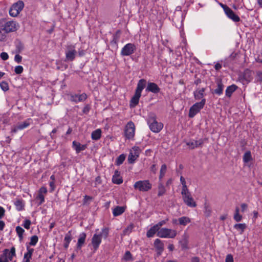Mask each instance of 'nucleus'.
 <instances>
[{"label": "nucleus", "instance_id": "19", "mask_svg": "<svg viewBox=\"0 0 262 262\" xmlns=\"http://www.w3.org/2000/svg\"><path fill=\"white\" fill-rule=\"evenodd\" d=\"M72 147L75 150L76 154H79L80 151L84 150L87 146L86 144H81L79 142L74 141L72 142Z\"/></svg>", "mask_w": 262, "mask_h": 262}, {"label": "nucleus", "instance_id": "32", "mask_svg": "<svg viewBox=\"0 0 262 262\" xmlns=\"http://www.w3.org/2000/svg\"><path fill=\"white\" fill-rule=\"evenodd\" d=\"M211 208L210 207V206L209 205V204H208V203H205L204 204V213L205 215L206 216H210V215H211Z\"/></svg>", "mask_w": 262, "mask_h": 262}, {"label": "nucleus", "instance_id": "14", "mask_svg": "<svg viewBox=\"0 0 262 262\" xmlns=\"http://www.w3.org/2000/svg\"><path fill=\"white\" fill-rule=\"evenodd\" d=\"M182 195V199L183 202L189 207H195L196 206V204L194 201L193 198L191 196V193H188L184 194Z\"/></svg>", "mask_w": 262, "mask_h": 262}, {"label": "nucleus", "instance_id": "46", "mask_svg": "<svg viewBox=\"0 0 262 262\" xmlns=\"http://www.w3.org/2000/svg\"><path fill=\"white\" fill-rule=\"evenodd\" d=\"M23 67L21 66H17L15 67L14 71L16 74H20L23 72Z\"/></svg>", "mask_w": 262, "mask_h": 262}, {"label": "nucleus", "instance_id": "31", "mask_svg": "<svg viewBox=\"0 0 262 262\" xmlns=\"http://www.w3.org/2000/svg\"><path fill=\"white\" fill-rule=\"evenodd\" d=\"M179 224L180 225L186 226L188 223H190L191 220L187 216H182L178 219Z\"/></svg>", "mask_w": 262, "mask_h": 262}, {"label": "nucleus", "instance_id": "6", "mask_svg": "<svg viewBox=\"0 0 262 262\" xmlns=\"http://www.w3.org/2000/svg\"><path fill=\"white\" fill-rule=\"evenodd\" d=\"M152 185L148 180H140L136 182L134 187L140 191H147L151 188Z\"/></svg>", "mask_w": 262, "mask_h": 262}, {"label": "nucleus", "instance_id": "11", "mask_svg": "<svg viewBox=\"0 0 262 262\" xmlns=\"http://www.w3.org/2000/svg\"><path fill=\"white\" fill-rule=\"evenodd\" d=\"M141 150L138 146L133 147L130 150L129 154L128 157V162L130 164H133L138 158Z\"/></svg>", "mask_w": 262, "mask_h": 262}, {"label": "nucleus", "instance_id": "45", "mask_svg": "<svg viewBox=\"0 0 262 262\" xmlns=\"http://www.w3.org/2000/svg\"><path fill=\"white\" fill-rule=\"evenodd\" d=\"M133 228H134V225L133 224H130L129 226H128L127 227V228H125V230H124V231H123L124 234H127L130 233L132 232Z\"/></svg>", "mask_w": 262, "mask_h": 262}, {"label": "nucleus", "instance_id": "1", "mask_svg": "<svg viewBox=\"0 0 262 262\" xmlns=\"http://www.w3.org/2000/svg\"><path fill=\"white\" fill-rule=\"evenodd\" d=\"M20 28L19 23L15 20H0V41H5L7 34L16 32Z\"/></svg>", "mask_w": 262, "mask_h": 262}, {"label": "nucleus", "instance_id": "50", "mask_svg": "<svg viewBox=\"0 0 262 262\" xmlns=\"http://www.w3.org/2000/svg\"><path fill=\"white\" fill-rule=\"evenodd\" d=\"M189 192H190L189 191L186 185H184V186H182V191H181L182 195H183L184 194L188 193Z\"/></svg>", "mask_w": 262, "mask_h": 262}, {"label": "nucleus", "instance_id": "44", "mask_svg": "<svg viewBox=\"0 0 262 262\" xmlns=\"http://www.w3.org/2000/svg\"><path fill=\"white\" fill-rule=\"evenodd\" d=\"M36 199L37 200H39V205H41L45 202V196L43 194H38L36 198Z\"/></svg>", "mask_w": 262, "mask_h": 262}, {"label": "nucleus", "instance_id": "52", "mask_svg": "<svg viewBox=\"0 0 262 262\" xmlns=\"http://www.w3.org/2000/svg\"><path fill=\"white\" fill-rule=\"evenodd\" d=\"M256 79L258 81L262 82V72L258 71L256 73Z\"/></svg>", "mask_w": 262, "mask_h": 262}, {"label": "nucleus", "instance_id": "8", "mask_svg": "<svg viewBox=\"0 0 262 262\" xmlns=\"http://www.w3.org/2000/svg\"><path fill=\"white\" fill-rule=\"evenodd\" d=\"M24 7L23 1H19L14 4L9 10V14L12 17L17 16Z\"/></svg>", "mask_w": 262, "mask_h": 262}, {"label": "nucleus", "instance_id": "61", "mask_svg": "<svg viewBox=\"0 0 262 262\" xmlns=\"http://www.w3.org/2000/svg\"><path fill=\"white\" fill-rule=\"evenodd\" d=\"M5 210L3 207L0 206V219H2L5 214Z\"/></svg>", "mask_w": 262, "mask_h": 262}, {"label": "nucleus", "instance_id": "54", "mask_svg": "<svg viewBox=\"0 0 262 262\" xmlns=\"http://www.w3.org/2000/svg\"><path fill=\"white\" fill-rule=\"evenodd\" d=\"M167 221H168L167 219L165 220L161 221H160L158 223H157L156 225V226H158L159 229H160V227H162V226H163L164 225H165Z\"/></svg>", "mask_w": 262, "mask_h": 262}, {"label": "nucleus", "instance_id": "42", "mask_svg": "<svg viewBox=\"0 0 262 262\" xmlns=\"http://www.w3.org/2000/svg\"><path fill=\"white\" fill-rule=\"evenodd\" d=\"M0 87L1 89L4 92H6L9 89L8 83L5 81H3L0 83Z\"/></svg>", "mask_w": 262, "mask_h": 262}, {"label": "nucleus", "instance_id": "10", "mask_svg": "<svg viewBox=\"0 0 262 262\" xmlns=\"http://www.w3.org/2000/svg\"><path fill=\"white\" fill-rule=\"evenodd\" d=\"M136 50V46L134 43H128L121 49L120 54L122 56H128L133 54Z\"/></svg>", "mask_w": 262, "mask_h": 262}, {"label": "nucleus", "instance_id": "40", "mask_svg": "<svg viewBox=\"0 0 262 262\" xmlns=\"http://www.w3.org/2000/svg\"><path fill=\"white\" fill-rule=\"evenodd\" d=\"M167 170V166L166 164H164L161 166L160 171V176H159V179L161 180L164 176H165V174Z\"/></svg>", "mask_w": 262, "mask_h": 262}, {"label": "nucleus", "instance_id": "7", "mask_svg": "<svg viewBox=\"0 0 262 262\" xmlns=\"http://www.w3.org/2000/svg\"><path fill=\"white\" fill-rule=\"evenodd\" d=\"M206 103V99H202V100L199 102L194 104L190 108L189 112V117L190 118H193L197 113H198L200 110L203 108Z\"/></svg>", "mask_w": 262, "mask_h": 262}, {"label": "nucleus", "instance_id": "24", "mask_svg": "<svg viewBox=\"0 0 262 262\" xmlns=\"http://www.w3.org/2000/svg\"><path fill=\"white\" fill-rule=\"evenodd\" d=\"M27 252L25 253L24 256V262H29L30 259L32 257V253L34 252V249L33 248H30L28 246L27 247Z\"/></svg>", "mask_w": 262, "mask_h": 262}, {"label": "nucleus", "instance_id": "64", "mask_svg": "<svg viewBox=\"0 0 262 262\" xmlns=\"http://www.w3.org/2000/svg\"><path fill=\"white\" fill-rule=\"evenodd\" d=\"M180 182H181V183L182 186H184V185H186V182L185 179L182 176H181L180 177Z\"/></svg>", "mask_w": 262, "mask_h": 262}, {"label": "nucleus", "instance_id": "27", "mask_svg": "<svg viewBox=\"0 0 262 262\" xmlns=\"http://www.w3.org/2000/svg\"><path fill=\"white\" fill-rule=\"evenodd\" d=\"M102 131L101 129H97L92 132L91 134V138L93 140H98L101 137Z\"/></svg>", "mask_w": 262, "mask_h": 262}, {"label": "nucleus", "instance_id": "34", "mask_svg": "<svg viewBox=\"0 0 262 262\" xmlns=\"http://www.w3.org/2000/svg\"><path fill=\"white\" fill-rule=\"evenodd\" d=\"M233 218L237 222H240L242 219V215L239 214V209L238 207H236L235 208Z\"/></svg>", "mask_w": 262, "mask_h": 262}, {"label": "nucleus", "instance_id": "4", "mask_svg": "<svg viewBox=\"0 0 262 262\" xmlns=\"http://www.w3.org/2000/svg\"><path fill=\"white\" fill-rule=\"evenodd\" d=\"M177 234L176 230L167 228H162L157 233V236L160 238H173Z\"/></svg>", "mask_w": 262, "mask_h": 262}, {"label": "nucleus", "instance_id": "28", "mask_svg": "<svg viewBox=\"0 0 262 262\" xmlns=\"http://www.w3.org/2000/svg\"><path fill=\"white\" fill-rule=\"evenodd\" d=\"M72 240L71 231H69L66 235L64 238V247L67 249Z\"/></svg>", "mask_w": 262, "mask_h": 262}, {"label": "nucleus", "instance_id": "30", "mask_svg": "<svg viewBox=\"0 0 262 262\" xmlns=\"http://www.w3.org/2000/svg\"><path fill=\"white\" fill-rule=\"evenodd\" d=\"M236 89L237 86L234 84L228 86L225 91L226 96L230 97Z\"/></svg>", "mask_w": 262, "mask_h": 262}, {"label": "nucleus", "instance_id": "5", "mask_svg": "<svg viewBox=\"0 0 262 262\" xmlns=\"http://www.w3.org/2000/svg\"><path fill=\"white\" fill-rule=\"evenodd\" d=\"M219 5L223 8L226 15L228 18L235 23L239 22L241 20L240 17L228 6L221 3H220Z\"/></svg>", "mask_w": 262, "mask_h": 262}, {"label": "nucleus", "instance_id": "22", "mask_svg": "<svg viewBox=\"0 0 262 262\" xmlns=\"http://www.w3.org/2000/svg\"><path fill=\"white\" fill-rule=\"evenodd\" d=\"M112 182L114 184H120L123 182V179L120 176V172L116 170L115 171L114 174L112 178Z\"/></svg>", "mask_w": 262, "mask_h": 262}, {"label": "nucleus", "instance_id": "48", "mask_svg": "<svg viewBox=\"0 0 262 262\" xmlns=\"http://www.w3.org/2000/svg\"><path fill=\"white\" fill-rule=\"evenodd\" d=\"M31 224V221L29 220H26L23 223V226L26 229H29L30 228Z\"/></svg>", "mask_w": 262, "mask_h": 262}, {"label": "nucleus", "instance_id": "51", "mask_svg": "<svg viewBox=\"0 0 262 262\" xmlns=\"http://www.w3.org/2000/svg\"><path fill=\"white\" fill-rule=\"evenodd\" d=\"M225 262H234L232 255L231 254H227L226 257Z\"/></svg>", "mask_w": 262, "mask_h": 262}, {"label": "nucleus", "instance_id": "3", "mask_svg": "<svg viewBox=\"0 0 262 262\" xmlns=\"http://www.w3.org/2000/svg\"><path fill=\"white\" fill-rule=\"evenodd\" d=\"M147 124L150 129L154 133H159L163 127V124L161 122H158L156 120V116L154 114H150L147 119Z\"/></svg>", "mask_w": 262, "mask_h": 262}, {"label": "nucleus", "instance_id": "59", "mask_svg": "<svg viewBox=\"0 0 262 262\" xmlns=\"http://www.w3.org/2000/svg\"><path fill=\"white\" fill-rule=\"evenodd\" d=\"M90 110V106L89 105H86L84 107V108L83 109V112L84 114H87L89 112Z\"/></svg>", "mask_w": 262, "mask_h": 262}, {"label": "nucleus", "instance_id": "53", "mask_svg": "<svg viewBox=\"0 0 262 262\" xmlns=\"http://www.w3.org/2000/svg\"><path fill=\"white\" fill-rule=\"evenodd\" d=\"M0 57L3 60H6L8 59L9 55L6 52H2L0 55Z\"/></svg>", "mask_w": 262, "mask_h": 262}, {"label": "nucleus", "instance_id": "38", "mask_svg": "<svg viewBox=\"0 0 262 262\" xmlns=\"http://www.w3.org/2000/svg\"><path fill=\"white\" fill-rule=\"evenodd\" d=\"M16 208L18 211H21L23 210L24 207V204L21 200H17L14 203Z\"/></svg>", "mask_w": 262, "mask_h": 262}, {"label": "nucleus", "instance_id": "15", "mask_svg": "<svg viewBox=\"0 0 262 262\" xmlns=\"http://www.w3.org/2000/svg\"><path fill=\"white\" fill-rule=\"evenodd\" d=\"M154 246L157 251V253L159 255H161L164 249V245L163 242L160 239L157 238L154 241Z\"/></svg>", "mask_w": 262, "mask_h": 262}, {"label": "nucleus", "instance_id": "26", "mask_svg": "<svg viewBox=\"0 0 262 262\" xmlns=\"http://www.w3.org/2000/svg\"><path fill=\"white\" fill-rule=\"evenodd\" d=\"M156 225L151 227L147 232L146 235L148 237H153L154 235L160 230Z\"/></svg>", "mask_w": 262, "mask_h": 262}, {"label": "nucleus", "instance_id": "33", "mask_svg": "<svg viewBox=\"0 0 262 262\" xmlns=\"http://www.w3.org/2000/svg\"><path fill=\"white\" fill-rule=\"evenodd\" d=\"M16 232L19 237V241H21L23 239V234L25 232L24 229L20 226H17L16 227Z\"/></svg>", "mask_w": 262, "mask_h": 262}, {"label": "nucleus", "instance_id": "39", "mask_svg": "<svg viewBox=\"0 0 262 262\" xmlns=\"http://www.w3.org/2000/svg\"><path fill=\"white\" fill-rule=\"evenodd\" d=\"M165 188L164 185L161 183H160L158 185V196H162L164 195L165 193Z\"/></svg>", "mask_w": 262, "mask_h": 262}, {"label": "nucleus", "instance_id": "47", "mask_svg": "<svg viewBox=\"0 0 262 262\" xmlns=\"http://www.w3.org/2000/svg\"><path fill=\"white\" fill-rule=\"evenodd\" d=\"M187 145H188L190 148L194 149L195 148V140H191L186 142Z\"/></svg>", "mask_w": 262, "mask_h": 262}, {"label": "nucleus", "instance_id": "12", "mask_svg": "<svg viewBox=\"0 0 262 262\" xmlns=\"http://www.w3.org/2000/svg\"><path fill=\"white\" fill-rule=\"evenodd\" d=\"M135 132V126L132 121L127 123L125 129V136L128 139L134 138Z\"/></svg>", "mask_w": 262, "mask_h": 262}, {"label": "nucleus", "instance_id": "16", "mask_svg": "<svg viewBox=\"0 0 262 262\" xmlns=\"http://www.w3.org/2000/svg\"><path fill=\"white\" fill-rule=\"evenodd\" d=\"M87 97V95L85 93L75 94L71 96V100L76 103L83 102L86 99Z\"/></svg>", "mask_w": 262, "mask_h": 262}, {"label": "nucleus", "instance_id": "57", "mask_svg": "<svg viewBox=\"0 0 262 262\" xmlns=\"http://www.w3.org/2000/svg\"><path fill=\"white\" fill-rule=\"evenodd\" d=\"M47 192V188L45 187H42L39 189L38 193L44 194H46Z\"/></svg>", "mask_w": 262, "mask_h": 262}, {"label": "nucleus", "instance_id": "62", "mask_svg": "<svg viewBox=\"0 0 262 262\" xmlns=\"http://www.w3.org/2000/svg\"><path fill=\"white\" fill-rule=\"evenodd\" d=\"M92 197L90 196H88V195H85L84 196V201H83V203L84 204H85L87 203V202L92 200Z\"/></svg>", "mask_w": 262, "mask_h": 262}, {"label": "nucleus", "instance_id": "37", "mask_svg": "<svg viewBox=\"0 0 262 262\" xmlns=\"http://www.w3.org/2000/svg\"><path fill=\"white\" fill-rule=\"evenodd\" d=\"M30 121L31 119H28L23 122L19 123L18 124V128H19L20 130H22L24 128H27L30 124Z\"/></svg>", "mask_w": 262, "mask_h": 262}, {"label": "nucleus", "instance_id": "20", "mask_svg": "<svg viewBox=\"0 0 262 262\" xmlns=\"http://www.w3.org/2000/svg\"><path fill=\"white\" fill-rule=\"evenodd\" d=\"M146 83L147 82L145 79H141L139 80L137 83V86L135 92L141 95L142 92L145 88Z\"/></svg>", "mask_w": 262, "mask_h": 262}, {"label": "nucleus", "instance_id": "60", "mask_svg": "<svg viewBox=\"0 0 262 262\" xmlns=\"http://www.w3.org/2000/svg\"><path fill=\"white\" fill-rule=\"evenodd\" d=\"M18 130H20L19 128H18V125L16 126H14L12 127L11 129V133H16Z\"/></svg>", "mask_w": 262, "mask_h": 262}, {"label": "nucleus", "instance_id": "23", "mask_svg": "<svg viewBox=\"0 0 262 262\" xmlns=\"http://www.w3.org/2000/svg\"><path fill=\"white\" fill-rule=\"evenodd\" d=\"M141 96V95L135 92L134 95L133 96L130 101L129 105L130 107H134L139 103Z\"/></svg>", "mask_w": 262, "mask_h": 262}, {"label": "nucleus", "instance_id": "9", "mask_svg": "<svg viewBox=\"0 0 262 262\" xmlns=\"http://www.w3.org/2000/svg\"><path fill=\"white\" fill-rule=\"evenodd\" d=\"M66 61H72L75 58L77 54V51L75 50L74 45H70L67 46L65 52Z\"/></svg>", "mask_w": 262, "mask_h": 262}, {"label": "nucleus", "instance_id": "21", "mask_svg": "<svg viewBox=\"0 0 262 262\" xmlns=\"http://www.w3.org/2000/svg\"><path fill=\"white\" fill-rule=\"evenodd\" d=\"M205 88L198 89L193 92L194 97L195 100H202L204 99Z\"/></svg>", "mask_w": 262, "mask_h": 262}, {"label": "nucleus", "instance_id": "18", "mask_svg": "<svg viewBox=\"0 0 262 262\" xmlns=\"http://www.w3.org/2000/svg\"><path fill=\"white\" fill-rule=\"evenodd\" d=\"M86 235L84 232H82L79 235L77 243L76 245V250H80L81 247L83 246L85 243Z\"/></svg>", "mask_w": 262, "mask_h": 262}, {"label": "nucleus", "instance_id": "17", "mask_svg": "<svg viewBox=\"0 0 262 262\" xmlns=\"http://www.w3.org/2000/svg\"><path fill=\"white\" fill-rule=\"evenodd\" d=\"M146 91L157 94L160 92V89L156 83L154 82H148L146 88Z\"/></svg>", "mask_w": 262, "mask_h": 262}, {"label": "nucleus", "instance_id": "55", "mask_svg": "<svg viewBox=\"0 0 262 262\" xmlns=\"http://www.w3.org/2000/svg\"><path fill=\"white\" fill-rule=\"evenodd\" d=\"M204 142L202 139H200L199 140H195V148L198 147L200 146H201L203 144Z\"/></svg>", "mask_w": 262, "mask_h": 262}, {"label": "nucleus", "instance_id": "41", "mask_svg": "<svg viewBox=\"0 0 262 262\" xmlns=\"http://www.w3.org/2000/svg\"><path fill=\"white\" fill-rule=\"evenodd\" d=\"M251 160V154L250 151L246 152L243 156V161L244 163H248Z\"/></svg>", "mask_w": 262, "mask_h": 262}, {"label": "nucleus", "instance_id": "36", "mask_svg": "<svg viewBox=\"0 0 262 262\" xmlns=\"http://www.w3.org/2000/svg\"><path fill=\"white\" fill-rule=\"evenodd\" d=\"M126 156L124 154H121L119 156L116 160V165L119 166L123 163L125 159Z\"/></svg>", "mask_w": 262, "mask_h": 262}, {"label": "nucleus", "instance_id": "56", "mask_svg": "<svg viewBox=\"0 0 262 262\" xmlns=\"http://www.w3.org/2000/svg\"><path fill=\"white\" fill-rule=\"evenodd\" d=\"M21 59H22V57L20 55H19V54L15 55V56L14 57V60L17 63H20L21 61Z\"/></svg>", "mask_w": 262, "mask_h": 262}, {"label": "nucleus", "instance_id": "29", "mask_svg": "<svg viewBox=\"0 0 262 262\" xmlns=\"http://www.w3.org/2000/svg\"><path fill=\"white\" fill-rule=\"evenodd\" d=\"M125 207L123 206H117L113 209V215L117 216L122 214L125 211Z\"/></svg>", "mask_w": 262, "mask_h": 262}, {"label": "nucleus", "instance_id": "13", "mask_svg": "<svg viewBox=\"0 0 262 262\" xmlns=\"http://www.w3.org/2000/svg\"><path fill=\"white\" fill-rule=\"evenodd\" d=\"M16 256L15 248L14 247H11L10 250L5 249L3 250L2 257L4 260H7V262L13 260V258Z\"/></svg>", "mask_w": 262, "mask_h": 262}, {"label": "nucleus", "instance_id": "49", "mask_svg": "<svg viewBox=\"0 0 262 262\" xmlns=\"http://www.w3.org/2000/svg\"><path fill=\"white\" fill-rule=\"evenodd\" d=\"M132 257V255L130 253V252L128 251H126L125 253L124 256V259L125 260H128L129 259H131Z\"/></svg>", "mask_w": 262, "mask_h": 262}, {"label": "nucleus", "instance_id": "25", "mask_svg": "<svg viewBox=\"0 0 262 262\" xmlns=\"http://www.w3.org/2000/svg\"><path fill=\"white\" fill-rule=\"evenodd\" d=\"M216 84L217 88L214 90V93L215 94L220 96L223 94L224 85L221 80H218L216 82Z\"/></svg>", "mask_w": 262, "mask_h": 262}, {"label": "nucleus", "instance_id": "2", "mask_svg": "<svg viewBox=\"0 0 262 262\" xmlns=\"http://www.w3.org/2000/svg\"><path fill=\"white\" fill-rule=\"evenodd\" d=\"M108 228L104 227L102 229L101 232L100 234L95 233L93 235L91 239V244L94 251L98 250L101 243L102 238H106L108 235Z\"/></svg>", "mask_w": 262, "mask_h": 262}, {"label": "nucleus", "instance_id": "35", "mask_svg": "<svg viewBox=\"0 0 262 262\" xmlns=\"http://www.w3.org/2000/svg\"><path fill=\"white\" fill-rule=\"evenodd\" d=\"M234 228L240 231L242 234L245 230L246 225L245 224H236L234 225Z\"/></svg>", "mask_w": 262, "mask_h": 262}, {"label": "nucleus", "instance_id": "58", "mask_svg": "<svg viewBox=\"0 0 262 262\" xmlns=\"http://www.w3.org/2000/svg\"><path fill=\"white\" fill-rule=\"evenodd\" d=\"M78 52V55L80 57H82V56H84L85 55V50H83L82 48H80V49H79Z\"/></svg>", "mask_w": 262, "mask_h": 262}, {"label": "nucleus", "instance_id": "63", "mask_svg": "<svg viewBox=\"0 0 262 262\" xmlns=\"http://www.w3.org/2000/svg\"><path fill=\"white\" fill-rule=\"evenodd\" d=\"M150 170L152 171L154 173H156L157 171V169L156 168V164H153L150 167Z\"/></svg>", "mask_w": 262, "mask_h": 262}, {"label": "nucleus", "instance_id": "43", "mask_svg": "<svg viewBox=\"0 0 262 262\" xmlns=\"http://www.w3.org/2000/svg\"><path fill=\"white\" fill-rule=\"evenodd\" d=\"M38 241V237L37 235H33L31 237L30 242L29 243V245L30 246H34L36 245Z\"/></svg>", "mask_w": 262, "mask_h": 262}]
</instances>
